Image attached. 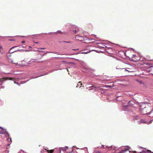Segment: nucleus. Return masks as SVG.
Returning <instances> with one entry per match:
<instances>
[{"label":"nucleus","instance_id":"nucleus-1","mask_svg":"<svg viewBox=\"0 0 153 153\" xmlns=\"http://www.w3.org/2000/svg\"><path fill=\"white\" fill-rule=\"evenodd\" d=\"M108 148V150H110V149H113L114 150H116L117 149V147H116L114 146H105L103 145H102V147H101V148L104 149V148Z\"/></svg>","mask_w":153,"mask_h":153},{"label":"nucleus","instance_id":"nucleus-2","mask_svg":"<svg viewBox=\"0 0 153 153\" xmlns=\"http://www.w3.org/2000/svg\"><path fill=\"white\" fill-rule=\"evenodd\" d=\"M140 148L142 149V150L141 151L138 152H137L138 153H153V152L150 150H146V149L143 148L142 147H140Z\"/></svg>","mask_w":153,"mask_h":153},{"label":"nucleus","instance_id":"nucleus-3","mask_svg":"<svg viewBox=\"0 0 153 153\" xmlns=\"http://www.w3.org/2000/svg\"><path fill=\"white\" fill-rule=\"evenodd\" d=\"M98 46L100 48H104L105 47H107V46L105 45H107V43H105L104 44H102L100 43H98Z\"/></svg>","mask_w":153,"mask_h":153},{"label":"nucleus","instance_id":"nucleus-4","mask_svg":"<svg viewBox=\"0 0 153 153\" xmlns=\"http://www.w3.org/2000/svg\"><path fill=\"white\" fill-rule=\"evenodd\" d=\"M146 108L145 107L143 109H140V113L143 114H146Z\"/></svg>","mask_w":153,"mask_h":153},{"label":"nucleus","instance_id":"nucleus-5","mask_svg":"<svg viewBox=\"0 0 153 153\" xmlns=\"http://www.w3.org/2000/svg\"><path fill=\"white\" fill-rule=\"evenodd\" d=\"M75 39L76 40L80 41H82L83 39V37L79 36H76L75 37Z\"/></svg>","mask_w":153,"mask_h":153},{"label":"nucleus","instance_id":"nucleus-6","mask_svg":"<svg viewBox=\"0 0 153 153\" xmlns=\"http://www.w3.org/2000/svg\"><path fill=\"white\" fill-rule=\"evenodd\" d=\"M6 130L5 129H4L0 127V134H5Z\"/></svg>","mask_w":153,"mask_h":153},{"label":"nucleus","instance_id":"nucleus-7","mask_svg":"<svg viewBox=\"0 0 153 153\" xmlns=\"http://www.w3.org/2000/svg\"><path fill=\"white\" fill-rule=\"evenodd\" d=\"M68 146H65L64 147H61L59 148L60 151V152L61 151H65L66 149H68Z\"/></svg>","mask_w":153,"mask_h":153},{"label":"nucleus","instance_id":"nucleus-8","mask_svg":"<svg viewBox=\"0 0 153 153\" xmlns=\"http://www.w3.org/2000/svg\"><path fill=\"white\" fill-rule=\"evenodd\" d=\"M138 124H140L142 123H146V122L143 120H137L136 122Z\"/></svg>","mask_w":153,"mask_h":153},{"label":"nucleus","instance_id":"nucleus-9","mask_svg":"<svg viewBox=\"0 0 153 153\" xmlns=\"http://www.w3.org/2000/svg\"><path fill=\"white\" fill-rule=\"evenodd\" d=\"M100 88L99 87H97L96 86H92L89 87V88H90L88 90H93V89H96L97 88Z\"/></svg>","mask_w":153,"mask_h":153},{"label":"nucleus","instance_id":"nucleus-10","mask_svg":"<svg viewBox=\"0 0 153 153\" xmlns=\"http://www.w3.org/2000/svg\"><path fill=\"white\" fill-rule=\"evenodd\" d=\"M126 148L123 150H122V151H124L123 152L124 153L126 152L130 148V147L128 146H125Z\"/></svg>","mask_w":153,"mask_h":153},{"label":"nucleus","instance_id":"nucleus-11","mask_svg":"<svg viewBox=\"0 0 153 153\" xmlns=\"http://www.w3.org/2000/svg\"><path fill=\"white\" fill-rule=\"evenodd\" d=\"M82 85V84L80 82H78V83L77 84V85L76 86V87H79V88H80V87H81V85Z\"/></svg>","mask_w":153,"mask_h":153},{"label":"nucleus","instance_id":"nucleus-12","mask_svg":"<svg viewBox=\"0 0 153 153\" xmlns=\"http://www.w3.org/2000/svg\"><path fill=\"white\" fill-rule=\"evenodd\" d=\"M34 62H35L34 60L31 59L28 62V63L29 64H31L32 63Z\"/></svg>","mask_w":153,"mask_h":153},{"label":"nucleus","instance_id":"nucleus-13","mask_svg":"<svg viewBox=\"0 0 153 153\" xmlns=\"http://www.w3.org/2000/svg\"><path fill=\"white\" fill-rule=\"evenodd\" d=\"M4 134L5 135V136L6 137H9V134L6 131V130L5 131V134Z\"/></svg>","mask_w":153,"mask_h":153},{"label":"nucleus","instance_id":"nucleus-14","mask_svg":"<svg viewBox=\"0 0 153 153\" xmlns=\"http://www.w3.org/2000/svg\"><path fill=\"white\" fill-rule=\"evenodd\" d=\"M27 81H28V80H27L26 81H21L20 82V83L21 84H24V83H26Z\"/></svg>","mask_w":153,"mask_h":153},{"label":"nucleus","instance_id":"nucleus-15","mask_svg":"<svg viewBox=\"0 0 153 153\" xmlns=\"http://www.w3.org/2000/svg\"><path fill=\"white\" fill-rule=\"evenodd\" d=\"M54 150H48V153H52L53 152Z\"/></svg>","mask_w":153,"mask_h":153},{"label":"nucleus","instance_id":"nucleus-16","mask_svg":"<svg viewBox=\"0 0 153 153\" xmlns=\"http://www.w3.org/2000/svg\"><path fill=\"white\" fill-rule=\"evenodd\" d=\"M135 56H136V55H135L133 54V55H132V60H131L132 61H135V60L134 59H133V58L134 57H135Z\"/></svg>","mask_w":153,"mask_h":153},{"label":"nucleus","instance_id":"nucleus-17","mask_svg":"<svg viewBox=\"0 0 153 153\" xmlns=\"http://www.w3.org/2000/svg\"><path fill=\"white\" fill-rule=\"evenodd\" d=\"M90 52V51H89L88 52H82L81 53L82 54H87V53H88Z\"/></svg>","mask_w":153,"mask_h":153},{"label":"nucleus","instance_id":"nucleus-18","mask_svg":"<svg viewBox=\"0 0 153 153\" xmlns=\"http://www.w3.org/2000/svg\"><path fill=\"white\" fill-rule=\"evenodd\" d=\"M153 111V108L152 109V110L149 112L147 114H148V115H149L150 114H151L152 112Z\"/></svg>","mask_w":153,"mask_h":153},{"label":"nucleus","instance_id":"nucleus-19","mask_svg":"<svg viewBox=\"0 0 153 153\" xmlns=\"http://www.w3.org/2000/svg\"><path fill=\"white\" fill-rule=\"evenodd\" d=\"M105 87H106V88H108V87H109V88H111V86H110L109 85H106L105 86Z\"/></svg>","mask_w":153,"mask_h":153},{"label":"nucleus","instance_id":"nucleus-20","mask_svg":"<svg viewBox=\"0 0 153 153\" xmlns=\"http://www.w3.org/2000/svg\"><path fill=\"white\" fill-rule=\"evenodd\" d=\"M152 120H151L150 121L149 123H147L148 124L151 123H152Z\"/></svg>","mask_w":153,"mask_h":153},{"label":"nucleus","instance_id":"nucleus-21","mask_svg":"<svg viewBox=\"0 0 153 153\" xmlns=\"http://www.w3.org/2000/svg\"><path fill=\"white\" fill-rule=\"evenodd\" d=\"M9 140H10V141H11V138H8V139H7V140L8 141H9Z\"/></svg>","mask_w":153,"mask_h":153},{"label":"nucleus","instance_id":"nucleus-22","mask_svg":"<svg viewBox=\"0 0 153 153\" xmlns=\"http://www.w3.org/2000/svg\"><path fill=\"white\" fill-rule=\"evenodd\" d=\"M12 51V52H11V51H10V53H13V52H15V51Z\"/></svg>","mask_w":153,"mask_h":153},{"label":"nucleus","instance_id":"nucleus-23","mask_svg":"<svg viewBox=\"0 0 153 153\" xmlns=\"http://www.w3.org/2000/svg\"><path fill=\"white\" fill-rule=\"evenodd\" d=\"M73 31L75 33H76L78 31H76V30H73Z\"/></svg>","mask_w":153,"mask_h":153},{"label":"nucleus","instance_id":"nucleus-24","mask_svg":"<svg viewBox=\"0 0 153 153\" xmlns=\"http://www.w3.org/2000/svg\"><path fill=\"white\" fill-rule=\"evenodd\" d=\"M18 46H14V47H12L11 48H10V49H12L13 48H15V47H18Z\"/></svg>","mask_w":153,"mask_h":153},{"label":"nucleus","instance_id":"nucleus-25","mask_svg":"<svg viewBox=\"0 0 153 153\" xmlns=\"http://www.w3.org/2000/svg\"><path fill=\"white\" fill-rule=\"evenodd\" d=\"M124 151L122 150L120 152H119L118 153H124L123 152Z\"/></svg>","mask_w":153,"mask_h":153},{"label":"nucleus","instance_id":"nucleus-26","mask_svg":"<svg viewBox=\"0 0 153 153\" xmlns=\"http://www.w3.org/2000/svg\"><path fill=\"white\" fill-rule=\"evenodd\" d=\"M78 50H79L78 49H73V50H74V51Z\"/></svg>","mask_w":153,"mask_h":153},{"label":"nucleus","instance_id":"nucleus-27","mask_svg":"<svg viewBox=\"0 0 153 153\" xmlns=\"http://www.w3.org/2000/svg\"><path fill=\"white\" fill-rule=\"evenodd\" d=\"M44 149L45 150H47V151H48V148H47V149L46 148H46H44Z\"/></svg>","mask_w":153,"mask_h":153},{"label":"nucleus","instance_id":"nucleus-28","mask_svg":"<svg viewBox=\"0 0 153 153\" xmlns=\"http://www.w3.org/2000/svg\"><path fill=\"white\" fill-rule=\"evenodd\" d=\"M64 42L66 43H70V42L64 41Z\"/></svg>","mask_w":153,"mask_h":153},{"label":"nucleus","instance_id":"nucleus-29","mask_svg":"<svg viewBox=\"0 0 153 153\" xmlns=\"http://www.w3.org/2000/svg\"><path fill=\"white\" fill-rule=\"evenodd\" d=\"M45 49V48H40L39 49Z\"/></svg>","mask_w":153,"mask_h":153},{"label":"nucleus","instance_id":"nucleus-30","mask_svg":"<svg viewBox=\"0 0 153 153\" xmlns=\"http://www.w3.org/2000/svg\"><path fill=\"white\" fill-rule=\"evenodd\" d=\"M25 42V41H22V43H24Z\"/></svg>","mask_w":153,"mask_h":153},{"label":"nucleus","instance_id":"nucleus-31","mask_svg":"<svg viewBox=\"0 0 153 153\" xmlns=\"http://www.w3.org/2000/svg\"><path fill=\"white\" fill-rule=\"evenodd\" d=\"M125 71L129 72L128 70H127L126 68H125Z\"/></svg>","mask_w":153,"mask_h":153},{"label":"nucleus","instance_id":"nucleus-32","mask_svg":"<svg viewBox=\"0 0 153 153\" xmlns=\"http://www.w3.org/2000/svg\"><path fill=\"white\" fill-rule=\"evenodd\" d=\"M38 51L39 52H42V51H40V50H38Z\"/></svg>","mask_w":153,"mask_h":153},{"label":"nucleus","instance_id":"nucleus-33","mask_svg":"<svg viewBox=\"0 0 153 153\" xmlns=\"http://www.w3.org/2000/svg\"><path fill=\"white\" fill-rule=\"evenodd\" d=\"M11 62H12L13 63H14V64H16V63H13V61H11Z\"/></svg>","mask_w":153,"mask_h":153},{"label":"nucleus","instance_id":"nucleus-34","mask_svg":"<svg viewBox=\"0 0 153 153\" xmlns=\"http://www.w3.org/2000/svg\"><path fill=\"white\" fill-rule=\"evenodd\" d=\"M15 83H16V84H17L19 85V82H17V83H16V82H15Z\"/></svg>","mask_w":153,"mask_h":153},{"label":"nucleus","instance_id":"nucleus-35","mask_svg":"<svg viewBox=\"0 0 153 153\" xmlns=\"http://www.w3.org/2000/svg\"><path fill=\"white\" fill-rule=\"evenodd\" d=\"M150 117H153V115H152V116H149Z\"/></svg>","mask_w":153,"mask_h":153},{"label":"nucleus","instance_id":"nucleus-36","mask_svg":"<svg viewBox=\"0 0 153 153\" xmlns=\"http://www.w3.org/2000/svg\"><path fill=\"white\" fill-rule=\"evenodd\" d=\"M42 76V75H40V76ZM39 77V76H36V77L35 78H37V77Z\"/></svg>","mask_w":153,"mask_h":153},{"label":"nucleus","instance_id":"nucleus-37","mask_svg":"<svg viewBox=\"0 0 153 153\" xmlns=\"http://www.w3.org/2000/svg\"><path fill=\"white\" fill-rule=\"evenodd\" d=\"M128 106V105H125V106H124V107H127Z\"/></svg>","mask_w":153,"mask_h":153},{"label":"nucleus","instance_id":"nucleus-38","mask_svg":"<svg viewBox=\"0 0 153 153\" xmlns=\"http://www.w3.org/2000/svg\"><path fill=\"white\" fill-rule=\"evenodd\" d=\"M10 144H7V146H9L10 145Z\"/></svg>","mask_w":153,"mask_h":153},{"label":"nucleus","instance_id":"nucleus-39","mask_svg":"<svg viewBox=\"0 0 153 153\" xmlns=\"http://www.w3.org/2000/svg\"><path fill=\"white\" fill-rule=\"evenodd\" d=\"M97 36H95V37L96 38H97Z\"/></svg>","mask_w":153,"mask_h":153},{"label":"nucleus","instance_id":"nucleus-40","mask_svg":"<svg viewBox=\"0 0 153 153\" xmlns=\"http://www.w3.org/2000/svg\"><path fill=\"white\" fill-rule=\"evenodd\" d=\"M59 32V30H58L57 31V32ZM59 32H61V31H59Z\"/></svg>","mask_w":153,"mask_h":153},{"label":"nucleus","instance_id":"nucleus-41","mask_svg":"<svg viewBox=\"0 0 153 153\" xmlns=\"http://www.w3.org/2000/svg\"><path fill=\"white\" fill-rule=\"evenodd\" d=\"M116 69H119V68H116Z\"/></svg>","mask_w":153,"mask_h":153}]
</instances>
